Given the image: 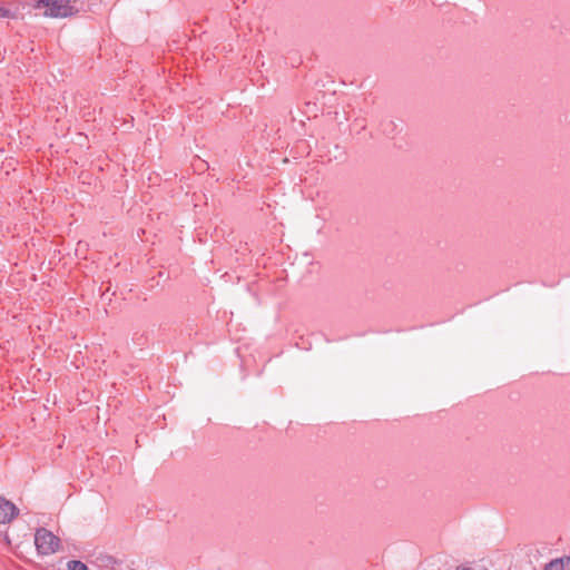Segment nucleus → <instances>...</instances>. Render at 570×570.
I'll return each mask as SVG.
<instances>
[{
    "label": "nucleus",
    "instance_id": "nucleus-1",
    "mask_svg": "<svg viewBox=\"0 0 570 570\" xmlns=\"http://www.w3.org/2000/svg\"><path fill=\"white\" fill-rule=\"evenodd\" d=\"M76 0H39L38 8H46L45 14L51 18H67L76 14Z\"/></svg>",
    "mask_w": 570,
    "mask_h": 570
},
{
    "label": "nucleus",
    "instance_id": "nucleus-2",
    "mask_svg": "<svg viewBox=\"0 0 570 570\" xmlns=\"http://www.w3.org/2000/svg\"><path fill=\"white\" fill-rule=\"evenodd\" d=\"M35 544L40 554L49 556L59 549L60 539L49 530L40 528L35 533Z\"/></svg>",
    "mask_w": 570,
    "mask_h": 570
},
{
    "label": "nucleus",
    "instance_id": "nucleus-3",
    "mask_svg": "<svg viewBox=\"0 0 570 570\" xmlns=\"http://www.w3.org/2000/svg\"><path fill=\"white\" fill-rule=\"evenodd\" d=\"M19 513V509L9 500L0 497V523L11 522Z\"/></svg>",
    "mask_w": 570,
    "mask_h": 570
},
{
    "label": "nucleus",
    "instance_id": "nucleus-4",
    "mask_svg": "<svg viewBox=\"0 0 570 570\" xmlns=\"http://www.w3.org/2000/svg\"><path fill=\"white\" fill-rule=\"evenodd\" d=\"M544 570H570V557H563L550 561Z\"/></svg>",
    "mask_w": 570,
    "mask_h": 570
},
{
    "label": "nucleus",
    "instance_id": "nucleus-5",
    "mask_svg": "<svg viewBox=\"0 0 570 570\" xmlns=\"http://www.w3.org/2000/svg\"><path fill=\"white\" fill-rule=\"evenodd\" d=\"M67 567L69 570H88L86 563L80 560H70Z\"/></svg>",
    "mask_w": 570,
    "mask_h": 570
}]
</instances>
